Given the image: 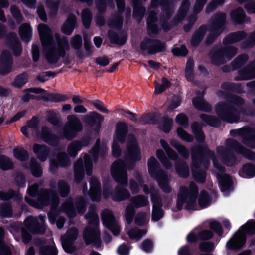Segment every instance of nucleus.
<instances>
[{
    "label": "nucleus",
    "instance_id": "ddd939ff",
    "mask_svg": "<svg viewBox=\"0 0 255 255\" xmlns=\"http://www.w3.org/2000/svg\"><path fill=\"white\" fill-rule=\"evenodd\" d=\"M127 132V126L126 124L124 122L118 123L116 125V132L112 145V153L114 156H118L120 155V149L118 143H122L124 141Z\"/></svg>",
    "mask_w": 255,
    "mask_h": 255
},
{
    "label": "nucleus",
    "instance_id": "dca6fc26",
    "mask_svg": "<svg viewBox=\"0 0 255 255\" xmlns=\"http://www.w3.org/2000/svg\"><path fill=\"white\" fill-rule=\"evenodd\" d=\"M103 224L109 229L114 235H118L120 232L119 223L115 220L113 213L107 209L104 210L101 214Z\"/></svg>",
    "mask_w": 255,
    "mask_h": 255
},
{
    "label": "nucleus",
    "instance_id": "0e129e2a",
    "mask_svg": "<svg viewBox=\"0 0 255 255\" xmlns=\"http://www.w3.org/2000/svg\"><path fill=\"white\" fill-rule=\"evenodd\" d=\"M14 157L21 161L26 159L28 157L27 152L22 148H15L13 150Z\"/></svg>",
    "mask_w": 255,
    "mask_h": 255
},
{
    "label": "nucleus",
    "instance_id": "13d9d810",
    "mask_svg": "<svg viewBox=\"0 0 255 255\" xmlns=\"http://www.w3.org/2000/svg\"><path fill=\"white\" fill-rule=\"evenodd\" d=\"M192 129L197 140L199 141H202L204 140V135L201 131V126L199 124L197 123H194L192 125Z\"/></svg>",
    "mask_w": 255,
    "mask_h": 255
},
{
    "label": "nucleus",
    "instance_id": "b1692460",
    "mask_svg": "<svg viewBox=\"0 0 255 255\" xmlns=\"http://www.w3.org/2000/svg\"><path fill=\"white\" fill-rule=\"evenodd\" d=\"M12 57L7 51L2 52L0 58V74H6L11 71Z\"/></svg>",
    "mask_w": 255,
    "mask_h": 255
},
{
    "label": "nucleus",
    "instance_id": "4d7b16f0",
    "mask_svg": "<svg viewBox=\"0 0 255 255\" xmlns=\"http://www.w3.org/2000/svg\"><path fill=\"white\" fill-rule=\"evenodd\" d=\"M146 231L138 228L132 229L128 232V234L131 239L139 240L143 235L146 234Z\"/></svg>",
    "mask_w": 255,
    "mask_h": 255
},
{
    "label": "nucleus",
    "instance_id": "423d86ee",
    "mask_svg": "<svg viewBox=\"0 0 255 255\" xmlns=\"http://www.w3.org/2000/svg\"><path fill=\"white\" fill-rule=\"evenodd\" d=\"M198 194L197 186L191 183L188 189L181 187L178 195L177 208L178 210L185 208L187 210H197L196 197Z\"/></svg>",
    "mask_w": 255,
    "mask_h": 255
},
{
    "label": "nucleus",
    "instance_id": "774afa93",
    "mask_svg": "<svg viewBox=\"0 0 255 255\" xmlns=\"http://www.w3.org/2000/svg\"><path fill=\"white\" fill-rule=\"evenodd\" d=\"M148 220V217L145 212L139 213L137 214L135 218V222L140 226L146 224Z\"/></svg>",
    "mask_w": 255,
    "mask_h": 255
},
{
    "label": "nucleus",
    "instance_id": "58836bf2",
    "mask_svg": "<svg viewBox=\"0 0 255 255\" xmlns=\"http://www.w3.org/2000/svg\"><path fill=\"white\" fill-rule=\"evenodd\" d=\"M143 186V190L145 194L150 193V190H149L147 186L146 185L142 184V181L141 179H137V181L131 180L130 182V189L133 194L138 193L139 191V186ZM151 188H153L151 187L150 189Z\"/></svg>",
    "mask_w": 255,
    "mask_h": 255
},
{
    "label": "nucleus",
    "instance_id": "bb28decb",
    "mask_svg": "<svg viewBox=\"0 0 255 255\" xmlns=\"http://www.w3.org/2000/svg\"><path fill=\"white\" fill-rule=\"evenodd\" d=\"M231 19L235 24H242L246 21V15L244 9L237 7L230 12Z\"/></svg>",
    "mask_w": 255,
    "mask_h": 255
},
{
    "label": "nucleus",
    "instance_id": "ea45409f",
    "mask_svg": "<svg viewBox=\"0 0 255 255\" xmlns=\"http://www.w3.org/2000/svg\"><path fill=\"white\" fill-rule=\"evenodd\" d=\"M37 137L38 139H42L50 144H53V140L54 141L57 140L56 137L50 134L49 129L46 127L42 128L40 134H37Z\"/></svg>",
    "mask_w": 255,
    "mask_h": 255
},
{
    "label": "nucleus",
    "instance_id": "c85d7f7f",
    "mask_svg": "<svg viewBox=\"0 0 255 255\" xmlns=\"http://www.w3.org/2000/svg\"><path fill=\"white\" fill-rule=\"evenodd\" d=\"M70 164V161L67 155L65 153H61L57 157V161L50 160V170L51 172H54L59 165L66 167Z\"/></svg>",
    "mask_w": 255,
    "mask_h": 255
},
{
    "label": "nucleus",
    "instance_id": "2f4dec72",
    "mask_svg": "<svg viewBox=\"0 0 255 255\" xmlns=\"http://www.w3.org/2000/svg\"><path fill=\"white\" fill-rule=\"evenodd\" d=\"M33 150L40 161H44L46 160L49 151L45 146L35 144L33 146Z\"/></svg>",
    "mask_w": 255,
    "mask_h": 255
},
{
    "label": "nucleus",
    "instance_id": "2eb2a0df",
    "mask_svg": "<svg viewBox=\"0 0 255 255\" xmlns=\"http://www.w3.org/2000/svg\"><path fill=\"white\" fill-rule=\"evenodd\" d=\"M45 217L39 216L38 218L28 217L25 220V225L27 230L32 233H43L45 229Z\"/></svg>",
    "mask_w": 255,
    "mask_h": 255
},
{
    "label": "nucleus",
    "instance_id": "1a4fd4ad",
    "mask_svg": "<svg viewBox=\"0 0 255 255\" xmlns=\"http://www.w3.org/2000/svg\"><path fill=\"white\" fill-rule=\"evenodd\" d=\"M67 120L63 133L66 138L71 139L74 138L77 133L82 130V126L80 121L75 115H69Z\"/></svg>",
    "mask_w": 255,
    "mask_h": 255
},
{
    "label": "nucleus",
    "instance_id": "6e6d98bb",
    "mask_svg": "<svg viewBox=\"0 0 255 255\" xmlns=\"http://www.w3.org/2000/svg\"><path fill=\"white\" fill-rule=\"evenodd\" d=\"M238 50V48L235 46L224 45V58L231 59L236 55Z\"/></svg>",
    "mask_w": 255,
    "mask_h": 255
},
{
    "label": "nucleus",
    "instance_id": "37998d69",
    "mask_svg": "<svg viewBox=\"0 0 255 255\" xmlns=\"http://www.w3.org/2000/svg\"><path fill=\"white\" fill-rule=\"evenodd\" d=\"M170 143L184 158H187L188 157L189 151L185 146L181 144L178 141L175 140H171Z\"/></svg>",
    "mask_w": 255,
    "mask_h": 255
},
{
    "label": "nucleus",
    "instance_id": "69168bd1",
    "mask_svg": "<svg viewBox=\"0 0 255 255\" xmlns=\"http://www.w3.org/2000/svg\"><path fill=\"white\" fill-rule=\"evenodd\" d=\"M199 206L201 208H205L210 204V200L207 193L203 191L201 193L198 199Z\"/></svg>",
    "mask_w": 255,
    "mask_h": 255
},
{
    "label": "nucleus",
    "instance_id": "9b49d317",
    "mask_svg": "<svg viewBox=\"0 0 255 255\" xmlns=\"http://www.w3.org/2000/svg\"><path fill=\"white\" fill-rule=\"evenodd\" d=\"M225 143L237 154L242 155L245 158L255 162V152L246 148L237 140L229 138L225 140Z\"/></svg>",
    "mask_w": 255,
    "mask_h": 255
},
{
    "label": "nucleus",
    "instance_id": "338daca9",
    "mask_svg": "<svg viewBox=\"0 0 255 255\" xmlns=\"http://www.w3.org/2000/svg\"><path fill=\"white\" fill-rule=\"evenodd\" d=\"M173 120L171 118H165L160 124V128L164 132H168L171 129Z\"/></svg>",
    "mask_w": 255,
    "mask_h": 255
},
{
    "label": "nucleus",
    "instance_id": "680f3d73",
    "mask_svg": "<svg viewBox=\"0 0 255 255\" xmlns=\"http://www.w3.org/2000/svg\"><path fill=\"white\" fill-rule=\"evenodd\" d=\"M255 45V31L251 32L248 38L242 42L241 47L243 48H252Z\"/></svg>",
    "mask_w": 255,
    "mask_h": 255
},
{
    "label": "nucleus",
    "instance_id": "864d4df0",
    "mask_svg": "<svg viewBox=\"0 0 255 255\" xmlns=\"http://www.w3.org/2000/svg\"><path fill=\"white\" fill-rule=\"evenodd\" d=\"M231 104L230 105H234V107L237 109L241 108H244L243 106L245 104V101L244 98L240 96L233 95L231 97Z\"/></svg>",
    "mask_w": 255,
    "mask_h": 255
},
{
    "label": "nucleus",
    "instance_id": "79ce46f5",
    "mask_svg": "<svg viewBox=\"0 0 255 255\" xmlns=\"http://www.w3.org/2000/svg\"><path fill=\"white\" fill-rule=\"evenodd\" d=\"M234 190L232 177L231 175L225 173L224 169V196H228Z\"/></svg>",
    "mask_w": 255,
    "mask_h": 255
},
{
    "label": "nucleus",
    "instance_id": "393cba45",
    "mask_svg": "<svg viewBox=\"0 0 255 255\" xmlns=\"http://www.w3.org/2000/svg\"><path fill=\"white\" fill-rule=\"evenodd\" d=\"M247 33L244 30L230 33L224 37V45L232 44L239 42L247 37Z\"/></svg>",
    "mask_w": 255,
    "mask_h": 255
},
{
    "label": "nucleus",
    "instance_id": "8fccbe9b",
    "mask_svg": "<svg viewBox=\"0 0 255 255\" xmlns=\"http://www.w3.org/2000/svg\"><path fill=\"white\" fill-rule=\"evenodd\" d=\"M156 20V17L154 14L151 13L147 20V26L148 28V31L150 33H157L158 32V28L155 23Z\"/></svg>",
    "mask_w": 255,
    "mask_h": 255
},
{
    "label": "nucleus",
    "instance_id": "6ab92c4d",
    "mask_svg": "<svg viewBox=\"0 0 255 255\" xmlns=\"http://www.w3.org/2000/svg\"><path fill=\"white\" fill-rule=\"evenodd\" d=\"M78 235L77 230L76 228H71L65 236L61 237L62 247L65 252L72 253L74 251L73 243L77 238Z\"/></svg>",
    "mask_w": 255,
    "mask_h": 255
},
{
    "label": "nucleus",
    "instance_id": "72a5a7b5",
    "mask_svg": "<svg viewBox=\"0 0 255 255\" xmlns=\"http://www.w3.org/2000/svg\"><path fill=\"white\" fill-rule=\"evenodd\" d=\"M76 24V17L74 15H70L67 18V20L62 27L61 30L62 32L66 34H70Z\"/></svg>",
    "mask_w": 255,
    "mask_h": 255
},
{
    "label": "nucleus",
    "instance_id": "a19ab883",
    "mask_svg": "<svg viewBox=\"0 0 255 255\" xmlns=\"http://www.w3.org/2000/svg\"><path fill=\"white\" fill-rule=\"evenodd\" d=\"M131 202L135 208H141L149 205L148 198L143 195H137L131 199Z\"/></svg>",
    "mask_w": 255,
    "mask_h": 255
},
{
    "label": "nucleus",
    "instance_id": "7c9ffc66",
    "mask_svg": "<svg viewBox=\"0 0 255 255\" xmlns=\"http://www.w3.org/2000/svg\"><path fill=\"white\" fill-rule=\"evenodd\" d=\"M20 36L22 40L28 42L31 40L32 35V29L29 24L24 23L21 25L19 29Z\"/></svg>",
    "mask_w": 255,
    "mask_h": 255
},
{
    "label": "nucleus",
    "instance_id": "6e6552de",
    "mask_svg": "<svg viewBox=\"0 0 255 255\" xmlns=\"http://www.w3.org/2000/svg\"><path fill=\"white\" fill-rule=\"evenodd\" d=\"M254 116L255 111L251 107L241 108L238 110L234 105H228L224 103V122L228 123H237L239 121L241 115Z\"/></svg>",
    "mask_w": 255,
    "mask_h": 255
},
{
    "label": "nucleus",
    "instance_id": "a211bd4d",
    "mask_svg": "<svg viewBox=\"0 0 255 255\" xmlns=\"http://www.w3.org/2000/svg\"><path fill=\"white\" fill-rule=\"evenodd\" d=\"M151 201L153 204L152 219L154 221L160 220L163 216V212L161 209V199L159 196L158 192L154 188L150 189Z\"/></svg>",
    "mask_w": 255,
    "mask_h": 255
},
{
    "label": "nucleus",
    "instance_id": "bf43d9fd",
    "mask_svg": "<svg viewBox=\"0 0 255 255\" xmlns=\"http://www.w3.org/2000/svg\"><path fill=\"white\" fill-rule=\"evenodd\" d=\"M193 61L192 59H188L185 69V76L188 81H192L193 80L194 73H193Z\"/></svg>",
    "mask_w": 255,
    "mask_h": 255
},
{
    "label": "nucleus",
    "instance_id": "e2e57ef3",
    "mask_svg": "<svg viewBox=\"0 0 255 255\" xmlns=\"http://www.w3.org/2000/svg\"><path fill=\"white\" fill-rule=\"evenodd\" d=\"M135 213L134 207L129 205L127 206L125 211V217L128 224H130L132 221Z\"/></svg>",
    "mask_w": 255,
    "mask_h": 255
},
{
    "label": "nucleus",
    "instance_id": "20e7f679",
    "mask_svg": "<svg viewBox=\"0 0 255 255\" xmlns=\"http://www.w3.org/2000/svg\"><path fill=\"white\" fill-rule=\"evenodd\" d=\"M255 235V221L249 220L242 225L228 241L226 247L228 249L238 251L243 248L247 240V235Z\"/></svg>",
    "mask_w": 255,
    "mask_h": 255
},
{
    "label": "nucleus",
    "instance_id": "f8f14e48",
    "mask_svg": "<svg viewBox=\"0 0 255 255\" xmlns=\"http://www.w3.org/2000/svg\"><path fill=\"white\" fill-rule=\"evenodd\" d=\"M84 168L87 174L90 175L92 172V164L90 155L87 154L84 155L83 161L82 159H79L74 165L75 178L76 181H78L83 179Z\"/></svg>",
    "mask_w": 255,
    "mask_h": 255
},
{
    "label": "nucleus",
    "instance_id": "3c124183",
    "mask_svg": "<svg viewBox=\"0 0 255 255\" xmlns=\"http://www.w3.org/2000/svg\"><path fill=\"white\" fill-rule=\"evenodd\" d=\"M62 210L70 217L76 216V211L70 200L64 202L62 206Z\"/></svg>",
    "mask_w": 255,
    "mask_h": 255
},
{
    "label": "nucleus",
    "instance_id": "603ef678",
    "mask_svg": "<svg viewBox=\"0 0 255 255\" xmlns=\"http://www.w3.org/2000/svg\"><path fill=\"white\" fill-rule=\"evenodd\" d=\"M237 161L236 156L233 153L227 154L224 149V166H233L236 165Z\"/></svg>",
    "mask_w": 255,
    "mask_h": 255
},
{
    "label": "nucleus",
    "instance_id": "f3484780",
    "mask_svg": "<svg viewBox=\"0 0 255 255\" xmlns=\"http://www.w3.org/2000/svg\"><path fill=\"white\" fill-rule=\"evenodd\" d=\"M215 112L217 117L206 114H201V119L211 126L217 127L220 125L223 119V104L222 102L218 103L215 107Z\"/></svg>",
    "mask_w": 255,
    "mask_h": 255
},
{
    "label": "nucleus",
    "instance_id": "f03ea898",
    "mask_svg": "<svg viewBox=\"0 0 255 255\" xmlns=\"http://www.w3.org/2000/svg\"><path fill=\"white\" fill-rule=\"evenodd\" d=\"M192 164L191 166L193 176L194 179L199 183H203L205 180L203 159L205 156L210 157L213 160L217 172V178L219 183L221 190L223 189V177L221 166H219L218 161L215 158L213 152L207 149L206 147H193L191 149Z\"/></svg>",
    "mask_w": 255,
    "mask_h": 255
},
{
    "label": "nucleus",
    "instance_id": "49530a36",
    "mask_svg": "<svg viewBox=\"0 0 255 255\" xmlns=\"http://www.w3.org/2000/svg\"><path fill=\"white\" fill-rule=\"evenodd\" d=\"M242 172L248 178H253L255 176V164L251 163L244 164L242 167Z\"/></svg>",
    "mask_w": 255,
    "mask_h": 255
},
{
    "label": "nucleus",
    "instance_id": "c9c22d12",
    "mask_svg": "<svg viewBox=\"0 0 255 255\" xmlns=\"http://www.w3.org/2000/svg\"><path fill=\"white\" fill-rule=\"evenodd\" d=\"M249 59V56L246 54L238 55L231 63L232 70H236L244 65Z\"/></svg>",
    "mask_w": 255,
    "mask_h": 255
},
{
    "label": "nucleus",
    "instance_id": "412c9836",
    "mask_svg": "<svg viewBox=\"0 0 255 255\" xmlns=\"http://www.w3.org/2000/svg\"><path fill=\"white\" fill-rule=\"evenodd\" d=\"M164 44L157 40L146 39L141 44V48L149 53L153 54L164 50Z\"/></svg>",
    "mask_w": 255,
    "mask_h": 255
},
{
    "label": "nucleus",
    "instance_id": "4be33fe9",
    "mask_svg": "<svg viewBox=\"0 0 255 255\" xmlns=\"http://www.w3.org/2000/svg\"><path fill=\"white\" fill-rule=\"evenodd\" d=\"M255 78V62L252 61L243 69L238 71L236 80H247Z\"/></svg>",
    "mask_w": 255,
    "mask_h": 255
},
{
    "label": "nucleus",
    "instance_id": "de8ad7c7",
    "mask_svg": "<svg viewBox=\"0 0 255 255\" xmlns=\"http://www.w3.org/2000/svg\"><path fill=\"white\" fill-rule=\"evenodd\" d=\"M175 168L177 174L182 177H186L189 174V169L185 162L179 163L177 161L175 164Z\"/></svg>",
    "mask_w": 255,
    "mask_h": 255
},
{
    "label": "nucleus",
    "instance_id": "f704fd0d",
    "mask_svg": "<svg viewBox=\"0 0 255 255\" xmlns=\"http://www.w3.org/2000/svg\"><path fill=\"white\" fill-rule=\"evenodd\" d=\"M107 152V148L105 146L100 147V140L98 139L94 148L90 151V155L92 156L93 160L96 162L99 155H103Z\"/></svg>",
    "mask_w": 255,
    "mask_h": 255
},
{
    "label": "nucleus",
    "instance_id": "f257e3e1",
    "mask_svg": "<svg viewBox=\"0 0 255 255\" xmlns=\"http://www.w3.org/2000/svg\"><path fill=\"white\" fill-rule=\"evenodd\" d=\"M38 31L42 45L47 50L46 58L50 63H55L66 55L70 49L67 37L57 33L53 34L50 28L44 24H39Z\"/></svg>",
    "mask_w": 255,
    "mask_h": 255
},
{
    "label": "nucleus",
    "instance_id": "cd10ccee",
    "mask_svg": "<svg viewBox=\"0 0 255 255\" xmlns=\"http://www.w3.org/2000/svg\"><path fill=\"white\" fill-rule=\"evenodd\" d=\"M89 196L93 201H99L101 197L99 182L96 178H92L90 182Z\"/></svg>",
    "mask_w": 255,
    "mask_h": 255
},
{
    "label": "nucleus",
    "instance_id": "c03bdc74",
    "mask_svg": "<svg viewBox=\"0 0 255 255\" xmlns=\"http://www.w3.org/2000/svg\"><path fill=\"white\" fill-rule=\"evenodd\" d=\"M170 143L184 158H187L188 157L189 151L185 146L181 144L178 141L175 140H171Z\"/></svg>",
    "mask_w": 255,
    "mask_h": 255
},
{
    "label": "nucleus",
    "instance_id": "39448f33",
    "mask_svg": "<svg viewBox=\"0 0 255 255\" xmlns=\"http://www.w3.org/2000/svg\"><path fill=\"white\" fill-rule=\"evenodd\" d=\"M86 219L88 222V226L84 232V239L85 242L88 244L92 243L96 247H99L101 244L100 232L98 229L99 218L95 212L94 206L89 207L88 213L85 215Z\"/></svg>",
    "mask_w": 255,
    "mask_h": 255
},
{
    "label": "nucleus",
    "instance_id": "7ed1b4c3",
    "mask_svg": "<svg viewBox=\"0 0 255 255\" xmlns=\"http://www.w3.org/2000/svg\"><path fill=\"white\" fill-rule=\"evenodd\" d=\"M26 202L31 206L37 208H42L44 206L50 205L51 209L48 214L49 220L51 224L56 223L57 227L61 229L65 222L62 217L55 216L52 214V210L55 208L59 204L57 196L53 191H44L39 196L37 202H34L29 197H26Z\"/></svg>",
    "mask_w": 255,
    "mask_h": 255
},
{
    "label": "nucleus",
    "instance_id": "e433bc0d",
    "mask_svg": "<svg viewBox=\"0 0 255 255\" xmlns=\"http://www.w3.org/2000/svg\"><path fill=\"white\" fill-rule=\"evenodd\" d=\"M224 90L237 94H242L245 92L242 84L228 82H224Z\"/></svg>",
    "mask_w": 255,
    "mask_h": 255
},
{
    "label": "nucleus",
    "instance_id": "0eeeda50",
    "mask_svg": "<svg viewBox=\"0 0 255 255\" xmlns=\"http://www.w3.org/2000/svg\"><path fill=\"white\" fill-rule=\"evenodd\" d=\"M159 164L154 157H151L148 161L149 173L155 178L160 187L165 192H170L171 188L169 184V178L164 172L159 169Z\"/></svg>",
    "mask_w": 255,
    "mask_h": 255
},
{
    "label": "nucleus",
    "instance_id": "4468645a",
    "mask_svg": "<svg viewBox=\"0 0 255 255\" xmlns=\"http://www.w3.org/2000/svg\"><path fill=\"white\" fill-rule=\"evenodd\" d=\"M140 158V152L136 140L134 136H129L127 146V154L126 157V162L127 165L129 163L139 160Z\"/></svg>",
    "mask_w": 255,
    "mask_h": 255
},
{
    "label": "nucleus",
    "instance_id": "9d476101",
    "mask_svg": "<svg viewBox=\"0 0 255 255\" xmlns=\"http://www.w3.org/2000/svg\"><path fill=\"white\" fill-rule=\"evenodd\" d=\"M126 168L125 163L121 160H118L112 165L111 174L118 184L127 186L128 176Z\"/></svg>",
    "mask_w": 255,
    "mask_h": 255
},
{
    "label": "nucleus",
    "instance_id": "473e14b6",
    "mask_svg": "<svg viewBox=\"0 0 255 255\" xmlns=\"http://www.w3.org/2000/svg\"><path fill=\"white\" fill-rule=\"evenodd\" d=\"M129 196L130 193L127 189L117 187L112 195V198L115 201H120L128 198Z\"/></svg>",
    "mask_w": 255,
    "mask_h": 255
},
{
    "label": "nucleus",
    "instance_id": "052dcab7",
    "mask_svg": "<svg viewBox=\"0 0 255 255\" xmlns=\"http://www.w3.org/2000/svg\"><path fill=\"white\" fill-rule=\"evenodd\" d=\"M156 86L155 88L154 93L156 94H160L163 92L167 88L169 87L170 84L168 80L165 78H162V83L161 84H158L155 82Z\"/></svg>",
    "mask_w": 255,
    "mask_h": 255
},
{
    "label": "nucleus",
    "instance_id": "5701e85b",
    "mask_svg": "<svg viewBox=\"0 0 255 255\" xmlns=\"http://www.w3.org/2000/svg\"><path fill=\"white\" fill-rule=\"evenodd\" d=\"M241 141L246 146L251 149H255V128L246 127Z\"/></svg>",
    "mask_w": 255,
    "mask_h": 255
},
{
    "label": "nucleus",
    "instance_id": "a18cd8bd",
    "mask_svg": "<svg viewBox=\"0 0 255 255\" xmlns=\"http://www.w3.org/2000/svg\"><path fill=\"white\" fill-rule=\"evenodd\" d=\"M160 142L168 157L171 160H176L178 159V156L176 152L169 147L168 143L164 139H161Z\"/></svg>",
    "mask_w": 255,
    "mask_h": 255
},
{
    "label": "nucleus",
    "instance_id": "09e8293b",
    "mask_svg": "<svg viewBox=\"0 0 255 255\" xmlns=\"http://www.w3.org/2000/svg\"><path fill=\"white\" fill-rule=\"evenodd\" d=\"M206 30L205 27H201L199 30L194 34L191 39V43L193 45H197L203 39L205 36V33Z\"/></svg>",
    "mask_w": 255,
    "mask_h": 255
},
{
    "label": "nucleus",
    "instance_id": "5fc2aeb1",
    "mask_svg": "<svg viewBox=\"0 0 255 255\" xmlns=\"http://www.w3.org/2000/svg\"><path fill=\"white\" fill-rule=\"evenodd\" d=\"M156 156L163 165L167 169H170L172 164L169 160L166 157L164 151L161 149H158L156 151Z\"/></svg>",
    "mask_w": 255,
    "mask_h": 255
},
{
    "label": "nucleus",
    "instance_id": "c756f323",
    "mask_svg": "<svg viewBox=\"0 0 255 255\" xmlns=\"http://www.w3.org/2000/svg\"><path fill=\"white\" fill-rule=\"evenodd\" d=\"M223 48L222 46L215 47L210 54L212 63L216 66L221 65L223 61Z\"/></svg>",
    "mask_w": 255,
    "mask_h": 255
},
{
    "label": "nucleus",
    "instance_id": "aec40b11",
    "mask_svg": "<svg viewBox=\"0 0 255 255\" xmlns=\"http://www.w3.org/2000/svg\"><path fill=\"white\" fill-rule=\"evenodd\" d=\"M214 23L210 31L207 41L211 42L214 39L222 32V28L223 23V16L222 14H217L213 18Z\"/></svg>",
    "mask_w": 255,
    "mask_h": 255
},
{
    "label": "nucleus",
    "instance_id": "a878e982",
    "mask_svg": "<svg viewBox=\"0 0 255 255\" xmlns=\"http://www.w3.org/2000/svg\"><path fill=\"white\" fill-rule=\"evenodd\" d=\"M203 93L197 92V96L193 99L194 106L198 110L209 112L212 109L211 105L203 99Z\"/></svg>",
    "mask_w": 255,
    "mask_h": 255
},
{
    "label": "nucleus",
    "instance_id": "4c0bfd02",
    "mask_svg": "<svg viewBox=\"0 0 255 255\" xmlns=\"http://www.w3.org/2000/svg\"><path fill=\"white\" fill-rule=\"evenodd\" d=\"M87 144L85 141L80 142L75 141L71 142L68 146L67 151L71 156H75L78 152L80 150L83 146H86Z\"/></svg>",
    "mask_w": 255,
    "mask_h": 255
}]
</instances>
